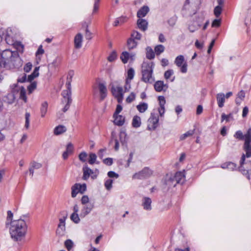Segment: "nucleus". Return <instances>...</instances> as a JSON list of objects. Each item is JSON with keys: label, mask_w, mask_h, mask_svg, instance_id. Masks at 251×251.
Wrapping results in <instances>:
<instances>
[{"label": "nucleus", "mask_w": 251, "mask_h": 251, "mask_svg": "<svg viewBox=\"0 0 251 251\" xmlns=\"http://www.w3.org/2000/svg\"><path fill=\"white\" fill-rule=\"evenodd\" d=\"M195 45L196 48L199 50L202 49L203 47V44L200 43L198 40L196 41Z\"/></svg>", "instance_id": "nucleus-63"}, {"label": "nucleus", "mask_w": 251, "mask_h": 251, "mask_svg": "<svg viewBox=\"0 0 251 251\" xmlns=\"http://www.w3.org/2000/svg\"><path fill=\"white\" fill-rule=\"evenodd\" d=\"M137 42L132 38H130L127 40V46L128 50H130L136 47Z\"/></svg>", "instance_id": "nucleus-25"}, {"label": "nucleus", "mask_w": 251, "mask_h": 251, "mask_svg": "<svg viewBox=\"0 0 251 251\" xmlns=\"http://www.w3.org/2000/svg\"><path fill=\"white\" fill-rule=\"evenodd\" d=\"M135 94H134V93L132 92L126 99V101L127 103H131L135 100Z\"/></svg>", "instance_id": "nucleus-46"}, {"label": "nucleus", "mask_w": 251, "mask_h": 251, "mask_svg": "<svg viewBox=\"0 0 251 251\" xmlns=\"http://www.w3.org/2000/svg\"><path fill=\"white\" fill-rule=\"evenodd\" d=\"M4 99L5 101L7 102L8 104H12L15 101V95L13 93H9L5 97Z\"/></svg>", "instance_id": "nucleus-29"}, {"label": "nucleus", "mask_w": 251, "mask_h": 251, "mask_svg": "<svg viewBox=\"0 0 251 251\" xmlns=\"http://www.w3.org/2000/svg\"><path fill=\"white\" fill-rule=\"evenodd\" d=\"M88 154L86 152L82 151L79 153V160L86 163V162L88 161Z\"/></svg>", "instance_id": "nucleus-36"}, {"label": "nucleus", "mask_w": 251, "mask_h": 251, "mask_svg": "<svg viewBox=\"0 0 251 251\" xmlns=\"http://www.w3.org/2000/svg\"><path fill=\"white\" fill-rule=\"evenodd\" d=\"M244 150L246 154H243L240 160V167L239 170L243 174H247L248 170L244 169L243 165L245 160V157L251 156V128H250L245 133V142L244 144Z\"/></svg>", "instance_id": "nucleus-3"}, {"label": "nucleus", "mask_w": 251, "mask_h": 251, "mask_svg": "<svg viewBox=\"0 0 251 251\" xmlns=\"http://www.w3.org/2000/svg\"><path fill=\"white\" fill-rule=\"evenodd\" d=\"M36 83L35 82H32L28 87V91L29 93H31L36 88Z\"/></svg>", "instance_id": "nucleus-50"}, {"label": "nucleus", "mask_w": 251, "mask_h": 251, "mask_svg": "<svg viewBox=\"0 0 251 251\" xmlns=\"http://www.w3.org/2000/svg\"><path fill=\"white\" fill-rule=\"evenodd\" d=\"M67 130L66 127L62 125H59L54 129V134L56 135H60L65 132Z\"/></svg>", "instance_id": "nucleus-24"}, {"label": "nucleus", "mask_w": 251, "mask_h": 251, "mask_svg": "<svg viewBox=\"0 0 251 251\" xmlns=\"http://www.w3.org/2000/svg\"><path fill=\"white\" fill-rule=\"evenodd\" d=\"M89 198L87 196L84 195L83 196L81 199V201L83 204H87L86 207H84V209L82 210V212L81 214V216L85 217L87 214H88L92 210L93 206L90 203H88L89 202Z\"/></svg>", "instance_id": "nucleus-8"}, {"label": "nucleus", "mask_w": 251, "mask_h": 251, "mask_svg": "<svg viewBox=\"0 0 251 251\" xmlns=\"http://www.w3.org/2000/svg\"><path fill=\"white\" fill-rule=\"evenodd\" d=\"M126 21V19L124 18H120L117 19L114 23V25L115 26H117L119 25V24H122L125 23Z\"/></svg>", "instance_id": "nucleus-51"}, {"label": "nucleus", "mask_w": 251, "mask_h": 251, "mask_svg": "<svg viewBox=\"0 0 251 251\" xmlns=\"http://www.w3.org/2000/svg\"><path fill=\"white\" fill-rule=\"evenodd\" d=\"M123 107L121 105L118 104L116 107V110L114 113L113 115H115V116L119 114L122 110Z\"/></svg>", "instance_id": "nucleus-58"}, {"label": "nucleus", "mask_w": 251, "mask_h": 251, "mask_svg": "<svg viewBox=\"0 0 251 251\" xmlns=\"http://www.w3.org/2000/svg\"><path fill=\"white\" fill-rule=\"evenodd\" d=\"M107 175L109 177L118 178L119 176V175L117 174L113 171L109 172L107 174Z\"/></svg>", "instance_id": "nucleus-62"}, {"label": "nucleus", "mask_w": 251, "mask_h": 251, "mask_svg": "<svg viewBox=\"0 0 251 251\" xmlns=\"http://www.w3.org/2000/svg\"><path fill=\"white\" fill-rule=\"evenodd\" d=\"M231 116V114H229V115H226L224 113H223L221 116L222 118V122H223L224 120H226V122L229 121V118Z\"/></svg>", "instance_id": "nucleus-59"}, {"label": "nucleus", "mask_w": 251, "mask_h": 251, "mask_svg": "<svg viewBox=\"0 0 251 251\" xmlns=\"http://www.w3.org/2000/svg\"><path fill=\"white\" fill-rule=\"evenodd\" d=\"M112 183H113V180L110 179H107L105 182L104 185L107 190H109L112 188Z\"/></svg>", "instance_id": "nucleus-48"}, {"label": "nucleus", "mask_w": 251, "mask_h": 251, "mask_svg": "<svg viewBox=\"0 0 251 251\" xmlns=\"http://www.w3.org/2000/svg\"><path fill=\"white\" fill-rule=\"evenodd\" d=\"M129 56L130 54L128 52H127V51H124L122 53L120 56V58L122 62L124 64H126L129 58Z\"/></svg>", "instance_id": "nucleus-31"}, {"label": "nucleus", "mask_w": 251, "mask_h": 251, "mask_svg": "<svg viewBox=\"0 0 251 251\" xmlns=\"http://www.w3.org/2000/svg\"><path fill=\"white\" fill-rule=\"evenodd\" d=\"M66 85H67V89L64 90L62 92V95L63 97L62 102L63 103H65V105L63 109V111L64 112H65L69 109L70 103L72 101L70 98V83L69 82H67Z\"/></svg>", "instance_id": "nucleus-5"}, {"label": "nucleus", "mask_w": 251, "mask_h": 251, "mask_svg": "<svg viewBox=\"0 0 251 251\" xmlns=\"http://www.w3.org/2000/svg\"><path fill=\"white\" fill-rule=\"evenodd\" d=\"M126 85L125 86V91H128L130 88V81L127 79H126Z\"/></svg>", "instance_id": "nucleus-64"}, {"label": "nucleus", "mask_w": 251, "mask_h": 251, "mask_svg": "<svg viewBox=\"0 0 251 251\" xmlns=\"http://www.w3.org/2000/svg\"><path fill=\"white\" fill-rule=\"evenodd\" d=\"M222 6L218 5L215 7L214 10V15L216 17H219L222 12Z\"/></svg>", "instance_id": "nucleus-44"}, {"label": "nucleus", "mask_w": 251, "mask_h": 251, "mask_svg": "<svg viewBox=\"0 0 251 251\" xmlns=\"http://www.w3.org/2000/svg\"><path fill=\"white\" fill-rule=\"evenodd\" d=\"M100 0H94V4L92 12L93 14H94L98 12L99 8Z\"/></svg>", "instance_id": "nucleus-45"}, {"label": "nucleus", "mask_w": 251, "mask_h": 251, "mask_svg": "<svg viewBox=\"0 0 251 251\" xmlns=\"http://www.w3.org/2000/svg\"><path fill=\"white\" fill-rule=\"evenodd\" d=\"M151 200L150 198L146 197L144 199V202L143 203L144 208L147 210L151 209Z\"/></svg>", "instance_id": "nucleus-26"}, {"label": "nucleus", "mask_w": 251, "mask_h": 251, "mask_svg": "<svg viewBox=\"0 0 251 251\" xmlns=\"http://www.w3.org/2000/svg\"><path fill=\"white\" fill-rule=\"evenodd\" d=\"M91 21L90 19L86 20V21L82 22L81 29L84 32V36L86 39L90 40L92 38V33L89 30L88 27L91 24Z\"/></svg>", "instance_id": "nucleus-10"}, {"label": "nucleus", "mask_w": 251, "mask_h": 251, "mask_svg": "<svg viewBox=\"0 0 251 251\" xmlns=\"http://www.w3.org/2000/svg\"><path fill=\"white\" fill-rule=\"evenodd\" d=\"M184 58L183 55H180L176 57L175 59V63L176 65L179 67H181L180 71L182 73H185L187 71V64L186 62H184Z\"/></svg>", "instance_id": "nucleus-9"}, {"label": "nucleus", "mask_w": 251, "mask_h": 251, "mask_svg": "<svg viewBox=\"0 0 251 251\" xmlns=\"http://www.w3.org/2000/svg\"><path fill=\"white\" fill-rule=\"evenodd\" d=\"M97 159V155L95 153H90L89 155L88 162V163L91 164L93 165L94 164Z\"/></svg>", "instance_id": "nucleus-37"}, {"label": "nucleus", "mask_w": 251, "mask_h": 251, "mask_svg": "<svg viewBox=\"0 0 251 251\" xmlns=\"http://www.w3.org/2000/svg\"><path fill=\"white\" fill-rule=\"evenodd\" d=\"M30 114L29 112H26L25 114V127L26 129H28L29 127Z\"/></svg>", "instance_id": "nucleus-41"}, {"label": "nucleus", "mask_w": 251, "mask_h": 251, "mask_svg": "<svg viewBox=\"0 0 251 251\" xmlns=\"http://www.w3.org/2000/svg\"><path fill=\"white\" fill-rule=\"evenodd\" d=\"M175 179L177 183L182 184L185 180V175L184 172H178L176 173Z\"/></svg>", "instance_id": "nucleus-20"}, {"label": "nucleus", "mask_w": 251, "mask_h": 251, "mask_svg": "<svg viewBox=\"0 0 251 251\" xmlns=\"http://www.w3.org/2000/svg\"><path fill=\"white\" fill-rule=\"evenodd\" d=\"M99 89L100 93V100H103L107 96V89L105 85L100 83L99 84Z\"/></svg>", "instance_id": "nucleus-18"}, {"label": "nucleus", "mask_w": 251, "mask_h": 251, "mask_svg": "<svg viewBox=\"0 0 251 251\" xmlns=\"http://www.w3.org/2000/svg\"><path fill=\"white\" fill-rule=\"evenodd\" d=\"M174 71L173 70H168L166 71L164 73V77L166 79H168L170 78V77L173 75Z\"/></svg>", "instance_id": "nucleus-49"}, {"label": "nucleus", "mask_w": 251, "mask_h": 251, "mask_svg": "<svg viewBox=\"0 0 251 251\" xmlns=\"http://www.w3.org/2000/svg\"><path fill=\"white\" fill-rule=\"evenodd\" d=\"M165 50V47L162 45L156 46L154 48V51L156 55H159L162 53Z\"/></svg>", "instance_id": "nucleus-40"}, {"label": "nucleus", "mask_w": 251, "mask_h": 251, "mask_svg": "<svg viewBox=\"0 0 251 251\" xmlns=\"http://www.w3.org/2000/svg\"><path fill=\"white\" fill-rule=\"evenodd\" d=\"M48 103L47 101H44L42 103L41 107L40 108L41 116L42 117H45L48 110Z\"/></svg>", "instance_id": "nucleus-27"}, {"label": "nucleus", "mask_w": 251, "mask_h": 251, "mask_svg": "<svg viewBox=\"0 0 251 251\" xmlns=\"http://www.w3.org/2000/svg\"><path fill=\"white\" fill-rule=\"evenodd\" d=\"M32 67V64L30 62H28L26 63V65L25 66L24 68V71L27 73L29 72L31 70Z\"/></svg>", "instance_id": "nucleus-55"}, {"label": "nucleus", "mask_w": 251, "mask_h": 251, "mask_svg": "<svg viewBox=\"0 0 251 251\" xmlns=\"http://www.w3.org/2000/svg\"><path fill=\"white\" fill-rule=\"evenodd\" d=\"M236 167V165L232 163V162H228L226 165V168L230 169V170H233Z\"/></svg>", "instance_id": "nucleus-60"}, {"label": "nucleus", "mask_w": 251, "mask_h": 251, "mask_svg": "<svg viewBox=\"0 0 251 251\" xmlns=\"http://www.w3.org/2000/svg\"><path fill=\"white\" fill-rule=\"evenodd\" d=\"M153 63L144 62L142 65V80L146 83H151L154 81L152 77Z\"/></svg>", "instance_id": "nucleus-4"}, {"label": "nucleus", "mask_w": 251, "mask_h": 251, "mask_svg": "<svg viewBox=\"0 0 251 251\" xmlns=\"http://www.w3.org/2000/svg\"><path fill=\"white\" fill-rule=\"evenodd\" d=\"M74 151L73 145L72 143H69L66 148V151H64L62 154L64 159H66L69 155L72 154Z\"/></svg>", "instance_id": "nucleus-17"}, {"label": "nucleus", "mask_w": 251, "mask_h": 251, "mask_svg": "<svg viewBox=\"0 0 251 251\" xmlns=\"http://www.w3.org/2000/svg\"><path fill=\"white\" fill-rule=\"evenodd\" d=\"M217 100L218 102V106L220 107H222L224 106V104L225 100V95L223 93H219L217 95Z\"/></svg>", "instance_id": "nucleus-23"}, {"label": "nucleus", "mask_w": 251, "mask_h": 251, "mask_svg": "<svg viewBox=\"0 0 251 251\" xmlns=\"http://www.w3.org/2000/svg\"><path fill=\"white\" fill-rule=\"evenodd\" d=\"M27 225L24 220L19 219L11 221L9 232L13 240L22 241L25 237Z\"/></svg>", "instance_id": "nucleus-1"}, {"label": "nucleus", "mask_w": 251, "mask_h": 251, "mask_svg": "<svg viewBox=\"0 0 251 251\" xmlns=\"http://www.w3.org/2000/svg\"><path fill=\"white\" fill-rule=\"evenodd\" d=\"M152 175V171L148 167H145L141 171L135 173L132 179H144L150 177Z\"/></svg>", "instance_id": "nucleus-6"}, {"label": "nucleus", "mask_w": 251, "mask_h": 251, "mask_svg": "<svg viewBox=\"0 0 251 251\" xmlns=\"http://www.w3.org/2000/svg\"><path fill=\"white\" fill-rule=\"evenodd\" d=\"M158 100L159 101L160 106L164 107L166 101L163 96H159Z\"/></svg>", "instance_id": "nucleus-54"}, {"label": "nucleus", "mask_w": 251, "mask_h": 251, "mask_svg": "<svg viewBox=\"0 0 251 251\" xmlns=\"http://www.w3.org/2000/svg\"><path fill=\"white\" fill-rule=\"evenodd\" d=\"M221 19H215L212 23V27H219L221 25Z\"/></svg>", "instance_id": "nucleus-53"}, {"label": "nucleus", "mask_w": 251, "mask_h": 251, "mask_svg": "<svg viewBox=\"0 0 251 251\" xmlns=\"http://www.w3.org/2000/svg\"><path fill=\"white\" fill-rule=\"evenodd\" d=\"M20 98L23 100L25 102L27 101V98L26 96V91L25 89L22 87L20 88Z\"/></svg>", "instance_id": "nucleus-33"}, {"label": "nucleus", "mask_w": 251, "mask_h": 251, "mask_svg": "<svg viewBox=\"0 0 251 251\" xmlns=\"http://www.w3.org/2000/svg\"><path fill=\"white\" fill-rule=\"evenodd\" d=\"M141 122L140 117L138 116H134L132 122V126L134 127L137 128L141 126Z\"/></svg>", "instance_id": "nucleus-28"}, {"label": "nucleus", "mask_w": 251, "mask_h": 251, "mask_svg": "<svg viewBox=\"0 0 251 251\" xmlns=\"http://www.w3.org/2000/svg\"><path fill=\"white\" fill-rule=\"evenodd\" d=\"M147 52L146 54V57L147 58L149 59H153L155 57L154 52L151 49V48L150 47H148L147 49Z\"/></svg>", "instance_id": "nucleus-38"}, {"label": "nucleus", "mask_w": 251, "mask_h": 251, "mask_svg": "<svg viewBox=\"0 0 251 251\" xmlns=\"http://www.w3.org/2000/svg\"><path fill=\"white\" fill-rule=\"evenodd\" d=\"M86 190V185L84 183L83 184H79V193L83 194Z\"/></svg>", "instance_id": "nucleus-57"}, {"label": "nucleus", "mask_w": 251, "mask_h": 251, "mask_svg": "<svg viewBox=\"0 0 251 251\" xmlns=\"http://www.w3.org/2000/svg\"><path fill=\"white\" fill-rule=\"evenodd\" d=\"M138 27L143 31H145L148 27V22L144 19H139L137 20Z\"/></svg>", "instance_id": "nucleus-22"}, {"label": "nucleus", "mask_w": 251, "mask_h": 251, "mask_svg": "<svg viewBox=\"0 0 251 251\" xmlns=\"http://www.w3.org/2000/svg\"><path fill=\"white\" fill-rule=\"evenodd\" d=\"M133 39L140 40L141 38V34L138 31H134L131 34V37Z\"/></svg>", "instance_id": "nucleus-47"}, {"label": "nucleus", "mask_w": 251, "mask_h": 251, "mask_svg": "<svg viewBox=\"0 0 251 251\" xmlns=\"http://www.w3.org/2000/svg\"><path fill=\"white\" fill-rule=\"evenodd\" d=\"M137 109L141 112H144L148 108V104L146 103L143 102L137 106Z\"/></svg>", "instance_id": "nucleus-32"}, {"label": "nucleus", "mask_w": 251, "mask_h": 251, "mask_svg": "<svg viewBox=\"0 0 251 251\" xmlns=\"http://www.w3.org/2000/svg\"><path fill=\"white\" fill-rule=\"evenodd\" d=\"M149 11V8L148 6H144L137 12V16L141 19L144 17Z\"/></svg>", "instance_id": "nucleus-21"}, {"label": "nucleus", "mask_w": 251, "mask_h": 251, "mask_svg": "<svg viewBox=\"0 0 251 251\" xmlns=\"http://www.w3.org/2000/svg\"><path fill=\"white\" fill-rule=\"evenodd\" d=\"M78 194V183H76L71 187V197L73 198L76 197Z\"/></svg>", "instance_id": "nucleus-30"}, {"label": "nucleus", "mask_w": 251, "mask_h": 251, "mask_svg": "<svg viewBox=\"0 0 251 251\" xmlns=\"http://www.w3.org/2000/svg\"><path fill=\"white\" fill-rule=\"evenodd\" d=\"M5 40L7 44L14 45L18 51L21 52H23L24 45L22 44L21 43L19 42H14L13 40L11 41V37L9 35H6Z\"/></svg>", "instance_id": "nucleus-12"}, {"label": "nucleus", "mask_w": 251, "mask_h": 251, "mask_svg": "<svg viewBox=\"0 0 251 251\" xmlns=\"http://www.w3.org/2000/svg\"><path fill=\"white\" fill-rule=\"evenodd\" d=\"M159 121L158 116L154 113H151V117L148 120L149 126L150 128L155 129L157 126Z\"/></svg>", "instance_id": "nucleus-11"}, {"label": "nucleus", "mask_w": 251, "mask_h": 251, "mask_svg": "<svg viewBox=\"0 0 251 251\" xmlns=\"http://www.w3.org/2000/svg\"><path fill=\"white\" fill-rule=\"evenodd\" d=\"M78 207L75 204L73 207V212L70 216V219L75 224L78 223V214L77 213Z\"/></svg>", "instance_id": "nucleus-15"}, {"label": "nucleus", "mask_w": 251, "mask_h": 251, "mask_svg": "<svg viewBox=\"0 0 251 251\" xmlns=\"http://www.w3.org/2000/svg\"><path fill=\"white\" fill-rule=\"evenodd\" d=\"M134 76V70L133 68H131L128 69L127 71V76L126 79L130 81L133 79Z\"/></svg>", "instance_id": "nucleus-42"}, {"label": "nucleus", "mask_w": 251, "mask_h": 251, "mask_svg": "<svg viewBox=\"0 0 251 251\" xmlns=\"http://www.w3.org/2000/svg\"><path fill=\"white\" fill-rule=\"evenodd\" d=\"M67 218L66 214L62 218L59 219V223L56 230V234L60 237L64 236L66 233L65 221Z\"/></svg>", "instance_id": "nucleus-7"}, {"label": "nucleus", "mask_w": 251, "mask_h": 251, "mask_svg": "<svg viewBox=\"0 0 251 251\" xmlns=\"http://www.w3.org/2000/svg\"><path fill=\"white\" fill-rule=\"evenodd\" d=\"M234 137L238 140L245 141V134L244 135L243 132L241 130H238L236 132L234 135Z\"/></svg>", "instance_id": "nucleus-35"}, {"label": "nucleus", "mask_w": 251, "mask_h": 251, "mask_svg": "<svg viewBox=\"0 0 251 251\" xmlns=\"http://www.w3.org/2000/svg\"><path fill=\"white\" fill-rule=\"evenodd\" d=\"M117 53L115 50H113L108 56L107 59L109 62H112L117 58Z\"/></svg>", "instance_id": "nucleus-43"}, {"label": "nucleus", "mask_w": 251, "mask_h": 251, "mask_svg": "<svg viewBox=\"0 0 251 251\" xmlns=\"http://www.w3.org/2000/svg\"><path fill=\"white\" fill-rule=\"evenodd\" d=\"M83 176L82 178L84 180H87L89 177H91L93 175V170L91 169L87 163H85L82 167Z\"/></svg>", "instance_id": "nucleus-13"}, {"label": "nucleus", "mask_w": 251, "mask_h": 251, "mask_svg": "<svg viewBox=\"0 0 251 251\" xmlns=\"http://www.w3.org/2000/svg\"><path fill=\"white\" fill-rule=\"evenodd\" d=\"M154 87L157 92L166 91L168 88V86L167 84H164L163 81L158 80L154 83Z\"/></svg>", "instance_id": "nucleus-14"}, {"label": "nucleus", "mask_w": 251, "mask_h": 251, "mask_svg": "<svg viewBox=\"0 0 251 251\" xmlns=\"http://www.w3.org/2000/svg\"><path fill=\"white\" fill-rule=\"evenodd\" d=\"M111 92L114 97L124 95L123 89L121 86H112L111 87Z\"/></svg>", "instance_id": "nucleus-16"}, {"label": "nucleus", "mask_w": 251, "mask_h": 251, "mask_svg": "<svg viewBox=\"0 0 251 251\" xmlns=\"http://www.w3.org/2000/svg\"><path fill=\"white\" fill-rule=\"evenodd\" d=\"M17 62H20L17 54L9 50L2 51L0 56V67L9 69L18 66Z\"/></svg>", "instance_id": "nucleus-2"}, {"label": "nucleus", "mask_w": 251, "mask_h": 251, "mask_svg": "<svg viewBox=\"0 0 251 251\" xmlns=\"http://www.w3.org/2000/svg\"><path fill=\"white\" fill-rule=\"evenodd\" d=\"M93 175L91 176V178L92 179H96L99 174V170L97 169H96L95 170H93Z\"/></svg>", "instance_id": "nucleus-56"}, {"label": "nucleus", "mask_w": 251, "mask_h": 251, "mask_svg": "<svg viewBox=\"0 0 251 251\" xmlns=\"http://www.w3.org/2000/svg\"><path fill=\"white\" fill-rule=\"evenodd\" d=\"M113 118H114V123L116 125L118 126H122L125 123V117L122 115H117L115 116L113 115Z\"/></svg>", "instance_id": "nucleus-19"}, {"label": "nucleus", "mask_w": 251, "mask_h": 251, "mask_svg": "<svg viewBox=\"0 0 251 251\" xmlns=\"http://www.w3.org/2000/svg\"><path fill=\"white\" fill-rule=\"evenodd\" d=\"M195 129L190 130L186 132L185 133L181 135L180 137V140H183L187 137L192 136L195 133Z\"/></svg>", "instance_id": "nucleus-34"}, {"label": "nucleus", "mask_w": 251, "mask_h": 251, "mask_svg": "<svg viewBox=\"0 0 251 251\" xmlns=\"http://www.w3.org/2000/svg\"><path fill=\"white\" fill-rule=\"evenodd\" d=\"M30 166L34 169H38L42 167V164L41 163L33 161L30 163Z\"/></svg>", "instance_id": "nucleus-52"}, {"label": "nucleus", "mask_w": 251, "mask_h": 251, "mask_svg": "<svg viewBox=\"0 0 251 251\" xmlns=\"http://www.w3.org/2000/svg\"><path fill=\"white\" fill-rule=\"evenodd\" d=\"M103 163L108 166H110L113 163V160L111 158H107L103 160Z\"/></svg>", "instance_id": "nucleus-61"}, {"label": "nucleus", "mask_w": 251, "mask_h": 251, "mask_svg": "<svg viewBox=\"0 0 251 251\" xmlns=\"http://www.w3.org/2000/svg\"><path fill=\"white\" fill-rule=\"evenodd\" d=\"M64 245L68 251H70L74 247V244L73 241L70 239H68L65 241Z\"/></svg>", "instance_id": "nucleus-39"}]
</instances>
